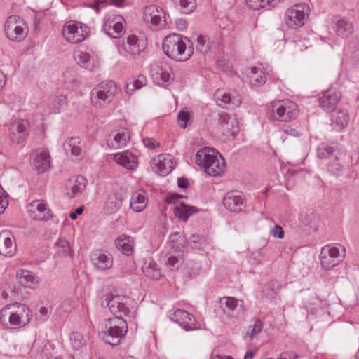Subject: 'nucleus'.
<instances>
[{
    "label": "nucleus",
    "mask_w": 359,
    "mask_h": 359,
    "mask_svg": "<svg viewBox=\"0 0 359 359\" xmlns=\"http://www.w3.org/2000/svg\"><path fill=\"white\" fill-rule=\"evenodd\" d=\"M341 149L339 144L322 142L317 147V156L320 159L338 160L341 154Z\"/></svg>",
    "instance_id": "nucleus-23"
},
{
    "label": "nucleus",
    "mask_w": 359,
    "mask_h": 359,
    "mask_svg": "<svg viewBox=\"0 0 359 359\" xmlns=\"http://www.w3.org/2000/svg\"><path fill=\"white\" fill-rule=\"evenodd\" d=\"M222 203L224 206L230 212L238 213L245 207V196L237 190L228 191L224 196Z\"/></svg>",
    "instance_id": "nucleus-15"
},
{
    "label": "nucleus",
    "mask_w": 359,
    "mask_h": 359,
    "mask_svg": "<svg viewBox=\"0 0 359 359\" xmlns=\"http://www.w3.org/2000/svg\"><path fill=\"white\" fill-rule=\"evenodd\" d=\"M87 184L86 179L82 175L69 178L65 184L64 194L72 199L81 194Z\"/></svg>",
    "instance_id": "nucleus-18"
},
{
    "label": "nucleus",
    "mask_w": 359,
    "mask_h": 359,
    "mask_svg": "<svg viewBox=\"0 0 359 359\" xmlns=\"http://www.w3.org/2000/svg\"><path fill=\"white\" fill-rule=\"evenodd\" d=\"M250 83L255 86H262L266 81V74L260 68L254 67L249 75Z\"/></svg>",
    "instance_id": "nucleus-42"
},
{
    "label": "nucleus",
    "mask_w": 359,
    "mask_h": 359,
    "mask_svg": "<svg viewBox=\"0 0 359 359\" xmlns=\"http://www.w3.org/2000/svg\"><path fill=\"white\" fill-rule=\"evenodd\" d=\"M330 119L332 129L341 131L349 122V115L346 110L338 109L332 113Z\"/></svg>",
    "instance_id": "nucleus-30"
},
{
    "label": "nucleus",
    "mask_w": 359,
    "mask_h": 359,
    "mask_svg": "<svg viewBox=\"0 0 359 359\" xmlns=\"http://www.w3.org/2000/svg\"><path fill=\"white\" fill-rule=\"evenodd\" d=\"M180 7L184 13H191L196 7V0H180Z\"/></svg>",
    "instance_id": "nucleus-49"
},
{
    "label": "nucleus",
    "mask_w": 359,
    "mask_h": 359,
    "mask_svg": "<svg viewBox=\"0 0 359 359\" xmlns=\"http://www.w3.org/2000/svg\"><path fill=\"white\" fill-rule=\"evenodd\" d=\"M107 332L101 334L103 340L113 346L118 345L124 339L128 327L123 317H114L108 319L105 324Z\"/></svg>",
    "instance_id": "nucleus-4"
},
{
    "label": "nucleus",
    "mask_w": 359,
    "mask_h": 359,
    "mask_svg": "<svg viewBox=\"0 0 359 359\" xmlns=\"http://www.w3.org/2000/svg\"><path fill=\"white\" fill-rule=\"evenodd\" d=\"M339 247L332 245H326L322 248L320 253L321 266L330 270L337 266L342 262L344 255H340Z\"/></svg>",
    "instance_id": "nucleus-12"
},
{
    "label": "nucleus",
    "mask_w": 359,
    "mask_h": 359,
    "mask_svg": "<svg viewBox=\"0 0 359 359\" xmlns=\"http://www.w3.org/2000/svg\"><path fill=\"white\" fill-rule=\"evenodd\" d=\"M219 305L224 313L229 318H238L243 314L244 306L242 300L224 297L220 299Z\"/></svg>",
    "instance_id": "nucleus-16"
},
{
    "label": "nucleus",
    "mask_w": 359,
    "mask_h": 359,
    "mask_svg": "<svg viewBox=\"0 0 359 359\" xmlns=\"http://www.w3.org/2000/svg\"><path fill=\"white\" fill-rule=\"evenodd\" d=\"M215 97L217 105L222 108H233L241 104V100L238 97H231L228 93L220 95L219 92H217Z\"/></svg>",
    "instance_id": "nucleus-38"
},
{
    "label": "nucleus",
    "mask_w": 359,
    "mask_h": 359,
    "mask_svg": "<svg viewBox=\"0 0 359 359\" xmlns=\"http://www.w3.org/2000/svg\"><path fill=\"white\" fill-rule=\"evenodd\" d=\"M162 48L169 58L179 62L188 60L194 54L191 41L178 34L166 36L163 41Z\"/></svg>",
    "instance_id": "nucleus-1"
},
{
    "label": "nucleus",
    "mask_w": 359,
    "mask_h": 359,
    "mask_svg": "<svg viewBox=\"0 0 359 359\" xmlns=\"http://www.w3.org/2000/svg\"><path fill=\"white\" fill-rule=\"evenodd\" d=\"M284 133L293 137H298L300 135V132L297 128H293L292 126H285L283 128Z\"/></svg>",
    "instance_id": "nucleus-59"
},
{
    "label": "nucleus",
    "mask_w": 359,
    "mask_h": 359,
    "mask_svg": "<svg viewBox=\"0 0 359 359\" xmlns=\"http://www.w3.org/2000/svg\"><path fill=\"white\" fill-rule=\"evenodd\" d=\"M175 25L177 29L184 31L187 27V22L183 18H179L175 21Z\"/></svg>",
    "instance_id": "nucleus-61"
},
{
    "label": "nucleus",
    "mask_w": 359,
    "mask_h": 359,
    "mask_svg": "<svg viewBox=\"0 0 359 359\" xmlns=\"http://www.w3.org/2000/svg\"><path fill=\"white\" fill-rule=\"evenodd\" d=\"M189 243L192 248L196 250H204L207 242L205 237L199 234H192L189 238Z\"/></svg>",
    "instance_id": "nucleus-47"
},
{
    "label": "nucleus",
    "mask_w": 359,
    "mask_h": 359,
    "mask_svg": "<svg viewBox=\"0 0 359 359\" xmlns=\"http://www.w3.org/2000/svg\"><path fill=\"white\" fill-rule=\"evenodd\" d=\"M29 123L23 119L15 120L9 126L8 137L14 144H20L25 141L28 135Z\"/></svg>",
    "instance_id": "nucleus-17"
},
{
    "label": "nucleus",
    "mask_w": 359,
    "mask_h": 359,
    "mask_svg": "<svg viewBox=\"0 0 359 359\" xmlns=\"http://www.w3.org/2000/svg\"><path fill=\"white\" fill-rule=\"evenodd\" d=\"M16 277L19 283L24 287L35 289L38 287L39 283V278L28 270H18Z\"/></svg>",
    "instance_id": "nucleus-27"
},
{
    "label": "nucleus",
    "mask_w": 359,
    "mask_h": 359,
    "mask_svg": "<svg viewBox=\"0 0 359 359\" xmlns=\"http://www.w3.org/2000/svg\"><path fill=\"white\" fill-rule=\"evenodd\" d=\"M130 138L128 130L123 128L111 132L107 137V144L111 149H118L125 147Z\"/></svg>",
    "instance_id": "nucleus-21"
},
{
    "label": "nucleus",
    "mask_w": 359,
    "mask_h": 359,
    "mask_svg": "<svg viewBox=\"0 0 359 359\" xmlns=\"http://www.w3.org/2000/svg\"><path fill=\"white\" fill-rule=\"evenodd\" d=\"M50 314V311L46 307H41L39 309V319L40 320L45 322L46 321Z\"/></svg>",
    "instance_id": "nucleus-58"
},
{
    "label": "nucleus",
    "mask_w": 359,
    "mask_h": 359,
    "mask_svg": "<svg viewBox=\"0 0 359 359\" xmlns=\"http://www.w3.org/2000/svg\"><path fill=\"white\" fill-rule=\"evenodd\" d=\"M27 210L29 216L36 221L47 222L53 217L47 202L42 199L33 200L29 203Z\"/></svg>",
    "instance_id": "nucleus-11"
},
{
    "label": "nucleus",
    "mask_w": 359,
    "mask_h": 359,
    "mask_svg": "<svg viewBox=\"0 0 359 359\" xmlns=\"http://www.w3.org/2000/svg\"><path fill=\"white\" fill-rule=\"evenodd\" d=\"M173 212L177 217L184 222H186L190 216L198 212V209L195 206L187 205L181 202L175 205Z\"/></svg>",
    "instance_id": "nucleus-37"
},
{
    "label": "nucleus",
    "mask_w": 359,
    "mask_h": 359,
    "mask_svg": "<svg viewBox=\"0 0 359 359\" xmlns=\"http://www.w3.org/2000/svg\"><path fill=\"white\" fill-rule=\"evenodd\" d=\"M177 185L180 188H187L189 185V182L186 178H179L177 180Z\"/></svg>",
    "instance_id": "nucleus-64"
},
{
    "label": "nucleus",
    "mask_w": 359,
    "mask_h": 359,
    "mask_svg": "<svg viewBox=\"0 0 359 359\" xmlns=\"http://www.w3.org/2000/svg\"><path fill=\"white\" fill-rule=\"evenodd\" d=\"M50 155L48 151L40 149L36 151L34 158L33 165L39 172H46L50 167Z\"/></svg>",
    "instance_id": "nucleus-32"
},
{
    "label": "nucleus",
    "mask_w": 359,
    "mask_h": 359,
    "mask_svg": "<svg viewBox=\"0 0 359 359\" xmlns=\"http://www.w3.org/2000/svg\"><path fill=\"white\" fill-rule=\"evenodd\" d=\"M341 97V93L334 88H329L318 98L319 107L324 111H332Z\"/></svg>",
    "instance_id": "nucleus-20"
},
{
    "label": "nucleus",
    "mask_w": 359,
    "mask_h": 359,
    "mask_svg": "<svg viewBox=\"0 0 359 359\" xmlns=\"http://www.w3.org/2000/svg\"><path fill=\"white\" fill-rule=\"evenodd\" d=\"M263 293L268 300H273L276 297L277 292L273 288V285L269 284L263 290Z\"/></svg>",
    "instance_id": "nucleus-54"
},
{
    "label": "nucleus",
    "mask_w": 359,
    "mask_h": 359,
    "mask_svg": "<svg viewBox=\"0 0 359 359\" xmlns=\"http://www.w3.org/2000/svg\"><path fill=\"white\" fill-rule=\"evenodd\" d=\"M7 196V193L0 187V214L4 212L8 205Z\"/></svg>",
    "instance_id": "nucleus-55"
},
{
    "label": "nucleus",
    "mask_w": 359,
    "mask_h": 359,
    "mask_svg": "<svg viewBox=\"0 0 359 359\" xmlns=\"http://www.w3.org/2000/svg\"><path fill=\"white\" fill-rule=\"evenodd\" d=\"M69 341L72 348L76 351L81 349L86 343L83 336L77 332H72L69 335Z\"/></svg>",
    "instance_id": "nucleus-45"
},
{
    "label": "nucleus",
    "mask_w": 359,
    "mask_h": 359,
    "mask_svg": "<svg viewBox=\"0 0 359 359\" xmlns=\"http://www.w3.org/2000/svg\"><path fill=\"white\" fill-rule=\"evenodd\" d=\"M298 355L294 351H286L282 353L279 357L280 359H297Z\"/></svg>",
    "instance_id": "nucleus-60"
},
{
    "label": "nucleus",
    "mask_w": 359,
    "mask_h": 359,
    "mask_svg": "<svg viewBox=\"0 0 359 359\" xmlns=\"http://www.w3.org/2000/svg\"><path fill=\"white\" fill-rule=\"evenodd\" d=\"M83 143L79 137H72L63 143V149L67 154H71L76 159L83 157Z\"/></svg>",
    "instance_id": "nucleus-26"
},
{
    "label": "nucleus",
    "mask_w": 359,
    "mask_h": 359,
    "mask_svg": "<svg viewBox=\"0 0 359 359\" xmlns=\"http://www.w3.org/2000/svg\"><path fill=\"white\" fill-rule=\"evenodd\" d=\"M334 29L337 36L347 38L353 33V25L348 20L340 18L335 22Z\"/></svg>",
    "instance_id": "nucleus-39"
},
{
    "label": "nucleus",
    "mask_w": 359,
    "mask_h": 359,
    "mask_svg": "<svg viewBox=\"0 0 359 359\" xmlns=\"http://www.w3.org/2000/svg\"><path fill=\"white\" fill-rule=\"evenodd\" d=\"M32 317L31 310L22 304H8L0 311V323L6 328L24 327L30 322Z\"/></svg>",
    "instance_id": "nucleus-2"
},
{
    "label": "nucleus",
    "mask_w": 359,
    "mask_h": 359,
    "mask_svg": "<svg viewBox=\"0 0 359 359\" xmlns=\"http://www.w3.org/2000/svg\"><path fill=\"white\" fill-rule=\"evenodd\" d=\"M154 170L160 175L165 176L172 170L174 168L173 157L170 154H163L154 159Z\"/></svg>",
    "instance_id": "nucleus-25"
},
{
    "label": "nucleus",
    "mask_w": 359,
    "mask_h": 359,
    "mask_svg": "<svg viewBox=\"0 0 359 359\" xmlns=\"http://www.w3.org/2000/svg\"><path fill=\"white\" fill-rule=\"evenodd\" d=\"M66 104V96L64 95H55L52 101L55 112H57L60 108Z\"/></svg>",
    "instance_id": "nucleus-51"
},
{
    "label": "nucleus",
    "mask_w": 359,
    "mask_h": 359,
    "mask_svg": "<svg viewBox=\"0 0 359 359\" xmlns=\"http://www.w3.org/2000/svg\"><path fill=\"white\" fill-rule=\"evenodd\" d=\"M143 20L148 27L161 29L165 27L166 20L164 11L156 5H149L144 8Z\"/></svg>",
    "instance_id": "nucleus-10"
},
{
    "label": "nucleus",
    "mask_w": 359,
    "mask_h": 359,
    "mask_svg": "<svg viewBox=\"0 0 359 359\" xmlns=\"http://www.w3.org/2000/svg\"><path fill=\"white\" fill-rule=\"evenodd\" d=\"M4 31L9 40L19 42L27 36L26 27L22 21L18 22L16 16H10L6 21Z\"/></svg>",
    "instance_id": "nucleus-13"
},
{
    "label": "nucleus",
    "mask_w": 359,
    "mask_h": 359,
    "mask_svg": "<svg viewBox=\"0 0 359 359\" xmlns=\"http://www.w3.org/2000/svg\"><path fill=\"white\" fill-rule=\"evenodd\" d=\"M271 110L277 121L284 122L295 119L299 114L297 104L290 100L273 102Z\"/></svg>",
    "instance_id": "nucleus-6"
},
{
    "label": "nucleus",
    "mask_w": 359,
    "mask_h": 359,
    "mask_svg": "<svg viewBox=\"0 0 359 359\" xmlns=\"http://www.w3.org/2000/svg\"><path fill=\"white\" fill-rule=\"evenodd\" d=\"M114 159L118 165L128 170H135L138 165L137 157L128 151L116 153Z\"/></svg>",
    "instance_id": "nucleus-29"
},
{
    "label": "nucleus",
    "mask_w": 359,
    "mask_h": 359,
    "mask_svg": "<svg viewBox=\"0 0 359 359\" xmlns=\"http://www.w3.org/2000/svg\"><path fill=\"white\" fill-rule=\"evenodd\" d=\"M90 259L93 266L100 271L107 270L113 266L112 256L100 249L94 250L90 255Z\"/></svg>",
    "instance_id": "nucleus-22"
},
{
    "label": "nucleus",
    "mask_w": 359,
    "mask_h": 359,
    "mask_svg": "<svg viewBox=\"0 0 359 359\" xmlns=\"http://www.w3.org/2000/svg\"><path fill=\"white\" fill-rule=\"evenodd\" d=\"M123 22L124 20L121 15L109 18L103 25L102 30L112 38H118L123 34Z\"/></svg>",
    "instance_id": "nucleus-24"
},
{
    "label": "nucleus",
    "mask_w": 359,
    "mask_h": 359,
    "mask_svg": "<svg viewBox=\"0 0 359 359\" xmlns=\"http://www.w3.org/2000/svg\"><path fill=\"white\" fill-rule=\"evenodd\" d=\"M55 257L67 258L72 257L74 252L69 242L65 238L60 237L54 244Z\"/></svg>",
    "instance_id": "nucleus-35"
},
{
    "label": "nucleus",
    "mask_w": 359,
    "mask_h": 359,
    "mask_svg": "<svg viewBox=\"0 0 359 359\" xmlns=\"http://www.w3.org/2000/svg\"><path fill=\"white\" fill-rule=\"evenodd\" d=\"M116 92L117 86L113 81H102L93 88L91 103L96 108H103L111 103Z\"/></svg>",
    "instance_id": "nucleus-5"
},
{
    "label": "nucleus",
    "mask_w": 359,
    "mask_h": 359,
    "mask_svg": "<svg viewBox=\"0 0 359 359\" xmlns=\"http://www.w3.org/2000/svg\"><path fill=\"white\" fill-rule=\"evenodd\" d=\"M13 236L8 231L0 233V253L6 257H12L16 252V245L13 243Z\"/></svg>",
    "instance_id": "nucleus-28"
},
{
    "label": "nucleus",
    "mask_w": 359,
    "mask_h": 359,
    "mask_svg": "<svg viewBox=\"0 0 359 359\" xmlns=\"http://www.w3.org/2000/svg\"><path fill=\"white\" fill-rule=\"evenodd\" d=\"M146 76L143 74H140L137 76V78L134 79L133 81L127 83L126 92L129 93L130 92H133L134 90H139L142 87L146 86Z\"/></svg>",
    "instance_id": "nucleus-43"
},
{
    "label": "nucleus",
    "mask_w": 359,
    "mask_h": 359,
    "mask_svg": "<svg viewBox=\"0 0 359 359\" xmlns=\"http://www.w3.org/2000/svg\"><path fill=\"white\" fill-rule=\"evenodd\" d=\"M130 299L126 296L116 295L111 293L107 294L105 299L102 301V306L109 307L110 311L116 317H123L128 316L130 313Z\"/></svg>",
    "instance_id": "nucleus-9"
},
{
    "label": "nucleus",
    "mask_w": 359,
    "mask_h": 359,
    "mask_svg": "<svg viewBox=\"0 0 359 359\" xmlns=\"http://www.w3.org/2000/svg\"><path fill=\"white\" fill-rule=\"evenodd\" d=\"M74 58L76 62L83 68L88 70H93L96 67V65L91 60L89 53L83 51H77L74 54Z\"/></svg>",
    "instance_id": "nucleus-41"
},
{
    "label": "nucleus",
    "mask_w": 359,
    "mask_h": 359,
    "mask_svg": "<svg viewBox=\"0 0 359 359\" xmlns=\"http://www.w3.org/2000/svg\"><path fill=\"white\" fill-rule=\"evenodd\" d=\"M263 329V324L259 319H255L252 326L249 327L248 333L251 339L259 334Z\"/></svg>",
    "instance_id": "nucleus-50"
},
{
    "label": "nucleus",
    "mask_w": 359,
    "mask_h": 359,
    "mask_svg": "<svg viewBox=\"0 0 359 359\" xmlns=\"http://www.w3.org/2000/svg\"><path fill=\"white\" fill-rule=\"evenodd\" d=\"M83 210L82 208H76V210L73 212H71L69 214V217L72 220H74L77 218V216L79 215H81V213L83 212Z\"/></svg>",
    "instance_id": "nucleus-63"
},
{
    "label": "nucleus",
    "mask_w": 359,
    "mask_h": 359,
    "mask_svg": "<svg viewBox=\"0 0 359 359\" xmlns=\"http://www.w3.org/2000/svg\"><path fill=\"white\" fill-rule=\"evenodd\" d=\"M189 113L188 111H180L177 114V122L182 128H185L187 126V122L189 120Z\"/></svg>",
    "instance_id": "nucleus-52"
},
{
    "label": "nucleus",
    "mask_w": 359,
    "mask_h": 359,
    "mask_svg": "<svg viewBox=\"0 0 359 359\" xmlns=\"http://www.w3.org/2000/svg\"><path fill=\"white\" fill-rule=\"evenodd\" d=\"M196 42V49L202 54L207 53L211 48V42L209 38L205 35H198Z\"/></svg>",
    "instance_id": "nucleus-44"
},
{
    "label": "nucleus",
    "mask_w": 359,
    "mask_h": 359,
    "mask_svg": "<svg viewBox=\"0 0 359 359\" xmlns=\"http://www.w3.org/2000/svg\"><path fill=\"white\" fill-rule=\"evenodd\" d=\"M117 249L126 255H130L133 252L134 241L131 237L121 235L115 241Z\"/></svg>",
    "instance_id": "nucleus-40"
},
{
    "label": "nucleus",
    "mask_w": 359,
    "mask_h": 359,
    "mask_svg": "<svg viewBox=\"0 0 359 359\" xmlns=\"http://www.w3.org/2000/svg\"><path fill=\"white\" fill-rule=\"evenodd\" d=\"M89 32L88 26L76 21L66 22L62 29V34L65 39L73 44L83 41Z\"/></svg>",
    "instance_id": "nucleus-7"
},
{
    "label": "nucleus",
    "mask_w": 359,
    "mask_h": 359,
    "mask_svg": "<svg viewBox=\"0 0 359 359\" xmlns=\"http://www.w3.org/2000/svg\"><path fill=\"white\" fill-rule=\"evenodd\" d=\"M248 6L253 10H259L267 6H274L276 0H246Z\"/></svg>",
    "instance_id": "nucleus-46"
},
{
    "label": "nucleus",
    "mask_w": 359,
    "mask_h": 359,
    "mask_svg": "<svg viewBox=\"0 0 359 359\" xmlns=\"http://www.w3.org/2000/svg\"><path fill=\"white\" fill-rule=\"evenodd\" d=\"M181 264V259L175 256H170L167 262L168 267L172 271L178 269Z\"/></svg>",
    "instance_id": "nucleus-53"
},
{
    "label": "nucleus",
    "mask_w": 359,
    "mask_h": 359,
    "mask_svg": "<svg viewBox=\"0 0 359 359\" xmlns=\"http://www.w3.org/2000/svg\"><path fill=\"white\" fill-rule=\"evenodd\" d=\"M144 145L148 149H156L159 147L160 144L153 138L146 137L142 140Z\"/></svg>",
    "instance_id": "nucleus-56"
},
{
    "label": "nucleus",
    "mask_w": 359,
    "mask_h": 359,
    "mask_svg": "<svg viewBox=\"0 0 359 359\" xmlns=\"http://www.w3.org/2000/svg\"><path fill=\"white\" fill-rule=\"evenodd\" d=\"M144 43L139 40L135 35L127 37L126 43L124 44L125 50L131 55H139L144 49Z\"/></svg>",
    "instance_id": "nucleus-36"
},
{
    "label": "nucleus",
    "mask_w": 359,
    "mask_h": 359,
    "mask_svg": "<svg viewBox=\"0 0 359 359\" xmlns=\"http://www.w3.org/2000/svg\"><path fill=\"white\" fill-rule=\"evenodd\" d=\"M170 66L163 61H156L149 65L150 76L154 83L161 86L170 79Z\"/></svg>",
    "instance_id": "nucleus-14"
},
{
    "label": "nucleus",
    "mask_w": 359,
    "mask_h": 359,
    "mask_svg": "<svg viewBox=\"0 0 359 359\" xmlns=\"http://www.w3.org/2000/svg\"><path fill=\"white\" fill-rule=\"evenodd\" d=\"M123 203V194L114 192L109 194L104 204L103 210L107 215L118 212Z\"/></svg>",
    "instance_id": "nucleus-31"
},
{
    "label": "nucleus",
    "mask_w": 359,
    "mask_h": 359,
    "mask_svg": "<svg viewBox=\"0 0 359 359\" xmlns=\"http://www.w3.org/2000/svg\"><path fill=\"white\" fill-rule=\"evenodd\" d=\"M196 164L208 175L219 176L224 170V158L214 149L203 148L198 151L195 158Z\"/></svg>",
    "instance_id": "nucleus-3"
},
{
    "label": "nucleus",
    "mask_w": 359,
    "mask_h": 359,
    "mask_svg": "<svg viewBox=\"0 0 359 359\" xmlns=\"http://www.w3.org/2000/svg\"><path fill=\"white\" fill-rule=\"evenodd\" d=\"M170 318L186 331L198 329L196 320L192 314L185 310L177 309L170 315Z\"/></svg>",
    "instance_id": "nucleus-19"
},
{
    "label": "nucleus",
    "mask_w": 359,
    "mask_h": 359,
    "mask_svg": "<svg viewBox=\"0 0 359 359\" xmlns=\"http://www.w3.org/2000/svg\"><path fill=\"white\" fill-rule=\"evenodd\" d=\"M327 170L329 173L332 175L339 176L343 172V165L338 160H334L327 165Z\"/></svg>",
    "instance_id": "nucleus-48"
},
{
    "label": "nucleus",
    "mask_w": 359,
    "mask_h": 359,
    "mask_svg": "<svg viewBox=\"0 0 359 359\" xmlns=\"http://www.w3.org/2000/svg\"><path fill=\"white\" fill-rule=\"evenodd\" d=\"M147 194L143 189L134 191L130 201V208L137 212L144 210L147 205Z\"/></svg>",
    "instance_id": "nucleus-33"
},
{
    "label": "nucleus",
    "mask_w": 359,
    "mask_h": 359,
    "mask_svg": "<svg viewBox=\"0 0 359 359\" xmlns=\"http://www.w3.org/2000/svg\"><path fill=\"white\" fill-rule=\"evenodd\" d=\"M142 271L147 277L155 280L160 279L162 276L160 268L151 257H147L144 259Z\"/></svg>",
    "instance_id": "nucleus-34"
},
{
    "label": "nucleus",
    "mask_w": 359,
    "mask_h": 359,
    "mask_svg": "<svg viewBox=\"0 0 359 359\" xmlns=\"http://www.w3.org/2000/svg\"><path fill=\"white\" fill-rule=\"evenodd\" d=\"M271 234L275 238L282 239L284 238L285 233L283 228L279 225H276L271 231Z\"/></svg>",
    "instance_id": "nucleus-57"
},
{
    "label": "nucleus",
    "mask_w": 359,
    "mask_h": 359,
    "mask_svg": "<svg viewBox=\"0 0 359 359\" xmlns=\"http://www.w3.org/2000/svg\"><path fill=\"white\" fill-rule=\"evenodd\" d=\"M309 7L305 4H295L288 8L285 13V21L287 26L292 29L302 27L309 16Z\"/></svg>",
    "instance_id": "nucleus-8"
},
{
    "label": "nucleus",
    "mask_w": 359,
    "mask_h": 359,
    "mask_svg": "<svg viewBox=\"0 0 359 359\" xmlns=\"http://www.w3.org/2000/svg\"><path fill=\"white\" fill-rule=\"evenodd\" d=\"M179 239H180V244L182 243V242L184 241V237L182 236L180 233L175 232L174 233H172L170 236V241L175 243V241H177Z\"/></svg>",
    "instance_id": "nucleus-62"
}]
</instances>
